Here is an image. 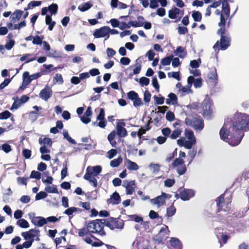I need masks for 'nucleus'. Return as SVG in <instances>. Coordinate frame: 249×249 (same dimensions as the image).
Listing matches in <instances>:
<instances>
[{"mask_svg": "<svg viewBox=\"0 0 249 249\" xmlns=\"http://www.w3.org/2000/svg\"><path fill=\"white\" fill-rule=\"evenodd\" d=\"M41 178V174L38 171H32L29 178L39 179Z\"/></svg>", "mask_w": 249, "mask_h": 249, "instance_id": "57", "label": "nucleus"}, {"mask_svg": "<svg viewBox=\"0 0 249 249\" xmlns=\"http://www.w3.org/2000/svg\"><path fill=\"white\" fill-rule=\"evenodd\" d=\"M184 164V160L181 158H176L172 163L173 167H178L179 165Z\"/></svg>", "mask_w": 249, "mask_h": 249, "instance_id": "49", "label": "nucleus"}, {"mask_svg": "<svg viewBox=\"0 0 249 249\" xmlns=\"http://www.w3.org/2000/svg\"><path fill=\"white\" fill-rule=\"evenodd\" d=\"M178 191L179 192L180 198L183 201L188 200L193 197L195 194V191L192 189H184L180 188Z\"/></svg>", "mask_w": 249, "mask_h": 249, "instance_id": "8", "label": "nucleus"}, {"mask_svg": "<svg viewBox=\"0 0 249 249\" xmlns=\"http://www.w3.org/2000/svg\"><path fill=\"white\" fill-rule=\"evenodd\" d=\"M33 108L36 110V111H32L29 113L30 117L31 118H33L34 121H35L37 118V111L39 109H42V107H37L36 106H35L33 107Z\"/></svg>", "mask_w": 249, "mask_h": 249, "instance_id": "35", "label": "nucleus"}, {"mask_svg": "<svg viewBox=\"0 0 249 249\" xmlns=\"http://www.w3.org/2000/svg\"><path fill=\"white\" fill-rule=\"evenodd\" d=\"M47 196V194L46 192L43 191H41L37 193L36 196V200H40L41 199H43L45 198Z\"/></svg>", "mask_w": 249, "mask_h": 249, "instance_id": "63", "label": "nucleus"}, {"mask_svg": "<svg viewBox=\"0 0 249 249\" xmlns=\"http://www.w3.org/2000/svg\"><path fill=\"white\" fill-rule=\"evenodd\" d=\"M110 227H108L110 230L114 229H122L124 226V221L119 218L110 217Z\"/></svg>", "mask_w": 249, "mask_h": 249, "instance_id": "10", "label": "nucleus"}, {"mask_svg": "<svg viewBox=\"0 0 249 249\" xmlns=\"http://www.w3.org/2000/svg\"><path fill=\"white\" fill-rule=\"evenodd\" d=\"M161 132L164 137L166 138L167 137H169L170 138V136L171 133V130L169 127H165L161 129Z\"/></svg>", "mask_w": 249, "mask_h": 249, "instance_id": "58", "label": "nucleus"}, {"mask_svg": "<svg viewBox=\"0 0 249 249\" xmlns=\"http://www.w3.org/2000/svg\"><path fill=\"white\" fill-rule=\"evenodd\" d=\"M223 11L226 16H229L230 13V9L228 3L226 1L225 3H223L222 5Z\"/></svg>", "mask_w": 249, "mask_h": 249, "instance_id": "52", "label": "nucleus"}, {"mask_svg": "<svg viewBox=\"0 0 249 249\" xmlns=\"http://www.w3.org/2000/svg\"><path fill=\"white\" fill-rule=\"evenodd\" d=\"M88 231L92 233H97L101 236H105L106 232L104 231V226L96 220L91 221L87 225Z\"/></svg>", "mask_w": 249, "mask_h": 249, "instance_id": "4", "label": "nucleus"}, {"mask_svg": "<svg viewBox=\"0 0 249 249\" xmlns=\"http://www.w3.org/2000/svg\"><path fill=\"white\" fill-rule=\"evenodd\" d=\"M170 231L167 226L164 225L159 231V233L154 237V240L157 243L160 244L168 238Z\"/></svg>", "mask_w": 249, "mask_h": 249, "instance_id": "6", "label": "nucleus"}, {"mask_svg": "<svg viewBox=\"0 0 249 249\" xmlns=\"http://www.w3.org/2000/svg\"><path fill=\"white\" fill-rule=\"evenodd\" d=\"M116 135V132L113 130L111 131L107 136V139L109 142V143L111 145L112 147H116L117 142L115 140H114V138Z\"/></svg>", "mask_w": 249, "mask_h": 249, "instance_id": "28", "label": "nucleus"}, {"mask_svg": "<svg viewBox=\"0 0 249 249\" xmlns=\"http://www.w3.org/2000/svg\"><path fill=\"white\" fill-rule=\"evenodd\" d=\"M139 82L142 86H147L149 84L150 80L147 77H142L140 79Z\"/></svg>", "mask_w": 249, "mask_h": 249, "instance_id": "64", "label": "nucleus"}, {"mask_svg": "<svg viewBox=\"0 0 249 249\" xmlns=\"http://www.w3.org/2000/svg\"><path fill=\"white\" fill-rule=\"evenodd\" d=\"M41 4V1H31L27 5L26 8H25V10H27L28 9H30L31 8H33L36 6H38L40 5Z\"/></svg>", "mask_w": 249, "mask_h": 249, "instance_id": "43", "label": "nucleus"}, {"mask_svg": "<svg viewBox=\"0 0 249 249\" xmlns=\"http://www.w3.org/2000/svg\"><path fill=\"white\" fill-rule=\"evenodd\" d=\"M187 125L191 126L196 131H201L204 127L203 119L197 114L189 115L185 120Z\"/></svg>", "mask_w": 249, "mask_h": 249, "instance_id": "2", "label": "nucleus"}, {"mask_svg": "<svg viewBox=\"0 0 249 249\" xmlns=\"http://www.w3.org/2000/svg\"><path fill=\"white\" fill-rule=\"evenodd\" d=\"M89 172H91L93 176H97L102 171V167L99 165H97L93 167L89 166L88 167L86 171H88Z\"/></svg>", "mask_w": 249, "mask_h": 249, "instance_id": "23", "label": "nucleus"}, {"mask_svg": "<svg viewBox=\"0 0 249 249\" xmlns=\"http://www.w3.org/2000/svg\"><path fill=\"white\" fill-rule=\"evenodd\" d=\"M122 161L123 158L120 156L117 159H114L110 161V165L112 167H117L120 165Z\"/></svg>", "mask_w": 249, "mask_h": 249, "instance_id": "34", "label": "nucleus"}, {"mask_svg": "<svg viewBox=\"0 0 249 249\" xmlns=\"http://www.w3.org/2000/svg\"><path fill=\"white\" fill-rule=\"evenodd\" d=\"M176 167L177 168V171L179 175H182L184 174L186 172L187 169L185 164H182Z\"/></svg>", "mask_w": 249, "mask_h": 249, "instance_id": "47", "label": "nucleus"}, {"mask_svg": "<svg viewBox=\"0 0 249 249\" xmlns=\"http://www.w3.org/2000/svg\"><path fill=\"white\" fill-rule=\"evenodd\" d=\"M22 155L26 159H29L31 158L32 155L31 150L24 148L22 151Z\"/></svg>", "mask_w": 249, "mask_h": 249, "instance_id": "51", "label": "nucleus"}, {"mask_svg": "<svg viewBox=\"0 0 249 249\" xmlns=\"http://www.w3.org/2000/svg\"><path fill=\"white\" fill-rule=\"evenodd\" d=\"M178 33L179 35H185L188 32V29L186 27L179 26L178 28Z\"/></svg>", "mask_w": 249, "mask_h": 249, "instance_id": "62", "label": "nucleus"}, {"mask_svg": "<svg viewBox=\"0 0 249 249\" xmlns=\"http://www.w3.org/2000/svg\"><path fill=\"white\" fill-rule=\"evenodd\" d=\"M32 82L30 75L28 71H25L23 74V83L28 85Z\"/></svg>", "mask_w": 249, "mask_h": 249, "instance_id": "38", "label": "nucleus"}, {"mask_svg": "<svg viewBox=\"0 0 249 249\" xmlns=\"http://www.w3.org/2000/svg\"><path fill=\"white\" fill-rule=\"evenodd\" d=\"M249 130V115L237 112L232 120V125L228 128V125L224 124L220 130L219 135L224 141L231 146H236L240 143L244 136L241 130Z\"/></svg>", "mask_w": 249, "mask_h": 249, "instance_id": "1", "label": "nucleus"}, {"mask_svg": "<svg viewBox=\"0 0 249 249\" xmlns=\"http://www.w3.org/2000/svg\"><path fill=\"white\" fill-rule=\"evenodd\" d=\"M175 117L174 113L171 111H168L167 112L166 114V119L169 121H173L175 120Z\"/></svg>", "mask_w": 249, "mask_h": 249, "instance_id": "61", "label": "nucleus"}, {"mask_svg": "<svg viewBox=\"0 0 249 249\" xmlns=\"http://www.w3.org/2000/svg\"><path fill=\"white\" fill-rule=\"evenodd\" d=\"M121 201V199L119 193L115 192L111 195L110 198L107 200V203L113 205H117L120 203Z\"/></svg>", "mask_w": 249, "mask_h": 249, "instance_id": "17", "label": "nucleus"}, {"mask_svg": "<svg viewBox=\"0 0 249 249\" xmlns=\"http://www.w3.org/2000/svg\"><path fill=\"white\" fill-rule=\"evenodd\" d=\"M45 190L48 193L58 194V191L56 185H52V186H48L45 188Z\"/></svg>", "mask_w": 249, "mask_h": 249, "instance_id": "42", "label": "nucleus"}, {"mask_svg": "<svg viewBox=\"0 0 249 249\" xmlns=\"http://www.w3.org/2000/svg\"><path fill=\"white\" fill-rule=\"evenodd\" d=\"M53 81L60 84H62L64 81L62 75L59 73L56 74L53 77Z\"/></svg>", "mask_w": 249, "mask_h": 249, "instance_id": "53", "label": "nucleus"}, {"mask_svg": "<svg viewBox=\"0 0 249 249\" xmlns=\"http://www.w3.org/2000/svg\"><path fill=\"white\" fill-rule=\"evenodd\" d=\"M17 224L22 228H28L29 227V224L24 219H20L17 222Z\"/></svg>", "mask_w": 249, "mask_h": 249, "instance_id": "44", "label": "nucleus"}, {"mask_svg": "<svg viewBox=\"0 0 249 249\" xmlns=\"http://www.w3.org/2000/svg\"><path fill=\"white\" fill-rule=\"evenodd\" d=\"M58 10V5L56 3H53L49 5L48 7H45L42 8L41 15L48 16L47 13L49 12L51 16L56 14Z\"/></svg>", "mask_w": 249, "mask_h": 249, "instance_id": "12", "label": "nucleus"}, {"mask_svg": "<svg viewBox=\"0 0 249 249\" xmlns=\"http://www.w3.org/2000/svg\"><path fill=\"white\" fill-rule=\"evenodd\" d=\"M67 164V161H65V163H63V168L61 172V179H64L68 175V168Z\"/></svg>", "mask_w": 249, "mask_h": 249, "instance_id": "48", "label": "nucleus"}, {"mask_svg": "<svg viewBox=\"0 0 249 249\" xmlns=\"http://www.w3.org/2000/svg\"><path fill=\"white\" fill-rule=\"evenodd\" d=\"M213 101L209 97H206L201 104L198 110L203 116L208 119L211 118L213 111Z\"/></svg>", "mask_w": 249, "mask_h": 249, "instance_id": "3", "label": "nucleus"}, {"mask_svg": "<svg viewBox=\"0 0 249 249\" xmlns=\"http://www.w3.org/2000/svg\"><path fill=\"white\" fill-rule=\"evenodd\" d=\"M43 38V36H42L41 37H40L38 36H36L34 37V39L33 40V43L34 44H36V45H41L43 42L42 41Z\"/></svg>", "mask_w": 249, "mask_h": 249, "instance_id": "55", "label": "nucleus"}, {"mask_svg": "<svg viewBox=\"0 0 249 249\" xmlns=\"http://www.w3.org/2000/svg\"><path fill=\"white\" fill-rule=\"evenodd\" d=\"M208 78L211 82H213L215 80H217L218 79V75L217 73L216 69L214 68L213 70L210 71L207 75Z\"/></svg>", "mask_w": 249, "mask_h": 249, "instance_id": "27", "label": "nucleus"}, {"mask_svg": "<svg viewBox=\"0 0 249 249\" xmlns=\"http://www.w3.org/2000/svg\"><path fill=\"white\" fill-rule=\"evenodd\" d=\"M109 27L108 26H105L99 29H95L93 33V36L95 38H101L107 36V38L109 36Z\"/></svg>", "mask_w": 249, "mask_h": 249, "instance_id": "9", "label": "nucleus"}, {"mask_svg": "<svg viewBox=\"0 0 249 249\" xmlns=\"http://www.w3.org/2000/svg\"><path fill=\"white\" fill-rule=\"evenodd\" d=\"M173 55H170L169 56L165 57L161 60L160 63L163 66L169 65L173 59Z\"/></svg>", "mask_w": 249, "mask_h": 249, "instance_id": "39", "label": "nucleus"}, {"mask_svg": "<svg viewBox=\"0 0 249 249\" xmlns=\"http://www.w3.org/2000/svg\"><path fill=\"white\" fill-rule=\"evenodd\" d=\"M170 245L175 249H181V243L180 241L174 237H172L170 240Z\"/></svg>", "mask_w": 249, "mask_h": 249, "instance_id": "29", "label": "nucleus"}, {"mask_svg": "<svg viewBox=\"0 0 249 249\" xmlns=\"http://www.w3.org/2000/svg\"><path fill=\"white\" fill-rule=\"evenodd\" d=\"M32 223L35 226L42 227L46 224V219L42 216L34 217L31 219Z\"/></svg>", "mask_w": 249, "mask_h": 249, "instance_id": "20", "label": "nucleus"}, {"mask_svg": "<svg viewBox=\"0 0 249 249\" xmlns=\"http://www.w3.org/2000/svg\"><path fill=\"white\" fill-rule=\"evenodd\" d=\"M53 94V92L51 88L47 86L42 89L39 93V97L45 101H47L50 98Z\"/></svg>", "mask_w": 249, "mask_h": 249, "instance_id": "14", "label": "nucleus"}, {"mask_svg": "<svg viewBox=\"0 0 249 249\" xmlns=\"http://www.w3.org/2000/svg\"><path fill=\"white\" fill-rule=\"evenodd\" d=\"M126 162L128 163L127 169L131 170L136 171L139 169V166L138 164L130 160L126 159Z\"/></svg>", "mask_w": 249, "mask_h": 249, "instance_id": "33", "label": "nucleus"}, {"mask_svg": "<svg viewBox=\"0 0 249 249\" xmlns=\"http://www.w3.org/2000/svg\"><path fill=\"white\" fill-rule=\"evenodd\" d=\"M176 55H177L180 58H183L187 55V52L185 49L181 46L178 47L174 51Z\"/></svg>", "mask_w": 249, "mask_h": 249, "instance_id": "24", "label": "nucleus"}, {"mask_svg": "<svg viewBox=\"0 0 249 249\" xmlns=\"http://www.w3.org/2000/svg\"><path fill=\"white\" fill-rule=\"evenodd\" d=\"M176 212V209L174 207L173 204L172 205L167 208L166 210V216L168 217H171L173 216Z\"/></svg>", "mask_w": 249, "mask_h": 249, "instance_id": "37", "label": "nucleus"}, {"mask_svg": "<svg viewBox=\"0 0 249 249\" xmlns=\"http://www.w3.org/2000/svg\"><path fill=\"white\" fill-rule=\"evenodd\" d=\"M144 20L143 17H138L137 20L132 21L133 22H131L132 26L133 27H142L144 24Z\"/></svg>", "mask_w": 249, "mask_h": 249, "instance_id": "26", "label": "nucleus"}, {"mask_svg": "<svg viewBox=\"0 0 249 249\" xmlns=\"http://www.w3.org/2000/svg\"><path fill=\"white\" fill-rule=\"evenodd\" d=\"M33 54L31 53H26L23 55L20 58L21 61H26L24 63H28L36 60V57H32Z\"/></svg>", "mask_w": 249, "mask_h": 249, "instance_id": "25", "label": "nucleus"}, {"mask_svg": "<svg viewBox=\"0 0 249 249\" xmlns=\"http://www.w3.org/2000/svg\"><path fill=\"white\" fill-rule=\"evenodd\" d=\"M123 186L125 188L126 194L127 195H132L135 191L136 187V184L135 180L128 181L127 180H124Z\"/></svg>", "mask_w": 249, "mask_h": 249, "instance_id": "11", "label": "nucleus"}, {"mask_svg": "<svg viewBox=\"0 0 249 249\" xmlns=\"http://www.w3.org/2000/svg\"><path fill=\"white\" fill-rule=\"evenodd\" d=\"M177 143L180 146H184L187 149H191L192 148L190 145V142L185 141L184 138H181L178 140Z\"/></svg>", "mask_w": 249, "mask_h": 249, "instance_id": "30", "label": "nucleus"}, {"mask_svg": "<svg viewBox=\"0 0 249 249\" xmlns=\"http://www.w3.org/2000/svg\"><path fill=\"white\" fill-rule=\"evenodd\" d=\"M226 30L224 27L220 28L217 31L218 35H220V47L221 50H226L230 45V38L225 36Z\"/></svg>", "mask_w": 249, "mask_h": 249, "instance_id": "7", "label": "nucleus"}, {"mask_svg": "<svg viewBox=\"0 0 249 249\" xmlns=\"http://www.w3.org/2000/svg\"><path fill=\"white\" fill-rule=\"evenodd\" d=\"M168 97L169 98L166 100V104L167 105H175L177 104L178 97L175 93L171 92L168 94Z\"/></svg>", "mask_w": 249, "mask_h": 249, "instance_id": "22", "label": "nucleus"}, {"mask_svg": "<svg viewBox=\"0 0 249 249\" xmlns=\"http://www.w3.org/2000/svg\"><path fill=\"white\" fill-rule=\"evenodd\" d=\"M92 6V4L89 2L83 3L80 5L78 8V9L82 12H84L89 10Z\"/></svg>", "mask_w": 249, "mask_h": 249, "instance_id": "45", "label": "nucleus"}, {"mask_svg": "<svg viewBox=\"0 0 249 249\" xmlns=\"http://www.w3.org/2000/svg\"><path fill=\"white\" fill-rule=\"evenodd\" d=\"M80 211H81V210L79 208L72 207L64 211V213L69 215L70 217V216L74 212Z\"/></svg>", "mask_w": 249, "mask_h": 249, "instance_id": "41", "label": "nucleus"}, {"mask_svg": "<svg viewBox=\"0 0 249 249\" xmlns=\"http://www.w3.org/2000/svg\"><path fill=\"white\" fill-rule=\"evenodd\" d=\"M63 136H64V138L66 139L69 142H70L71 143H72V144H75L76 143V142L74 140H73V139H72L69 135L68 134V132L66 131H64L63 132Z\"/></svg>", "mask_w": 249, "mask_h": 249, "instance_id": "56", "label": "nucleus"}, {"mask_svg": "<svg viewBox=\"0 0 249 249\" xmlns=\"http://www.w3.org/2000/svg\"><path fill=\"white\" fill-rule=\"evenodd\" d=\"M11 115V113H10L9 111L5 110L1 113H0V119H6L9 118Z\"/></svg>", "mask_w": 249, "mask_h": 249, "instance_id": "54", "label": "nucleus"}, {"mask_svg": "<svg viewBox=\"0 0 249 249\" xmlns=\"http://www.w3.org/2000/svg\"><path fill=\"white\" fill-rule=\"evenodd\" d=\"M231 195L230 196V198L225 202V194H223L218 197L216 200V206L217 207V212L221 211L227 212L231 209Z\"/></svg>", "mask_w": 249, "mask_h": 249, "instance_id": "5", "label": "nucleus"}, {"mask_svg": "<svg viewBox=\"0 0 249 249\" xmlns=\"http://www.w3.org/2000/svg\"><path fill=\"white\" fill-rule=\"evenodd\" d=\"M88 170H89L88 169ZM95 177V176H93L92 175V173L91 172H89V171H86L83 178L85 179L91 183L94 187H96L97 186L98 183Z\"/></svg>", "mask_w": 249, "mask_h": 249, "instance_id": "19", "label": "nucleus"}, {"mask_svg": "<svg viewBox=\"0 0 249 249\" xmlns=\"http://www.w3.org/2000/svg\"><path fill=\"white\" fill-rule=\"evenodd\" d=\"M46 72V70H42L39 72H37L31 75L30 77L31 81H32L33 80L37 79V78L41 76L43 74H44Z\"/></svg>", "mask_w": 249, "mask_h": 249, "instance_id": "46", "label": "nucleus"}, {"mask_svg": "<svg viewBox=\"0 0 249 249\" xmlns=\"http://www.w3.org/2000/svg\"><path fill=\"white\" fill-rule=\"evenodd\" d=\"M182 132V130L180 128H176L172 131L170 136V138L172 140L176 139L178 137Z\"/></svg>", "mask_w": 249, "mask_h": 249, "instance_id": "36", "label": "nucleus"}, {"mask_svg": "<svg viewBox=\"0 0 249 249\" xmlns=\"http://www.w3.org/2000/svg\"><path fill=\"white\" fill-rule=\"evenodd\" d=\"M184 134L186 137L188 139L187 142H190L191 143V146L196 144V139L194 135V133L192 130L185 129Z\"/></svg>", "mask_w": 249, "mask_h": 249, "instance_id": "18", "label": "nucleus"}, {"mask_svg": "<svg viewBox=\"0 0 249 249\" xmlns=\"http://www.w3.org/2000/svg\"><path fill=\"white\" fill-rule=\"evenodd\" d=\"M151 202L153 204L157 205L158 206H162L165 203V200L162 193L160 196L151 199Z\"/></svg>", "mask_w": 249, "mask_h": 249, "instance_id": "21", "label": "nucleus"}, {"mask_svg": "<svg viewBox=\"0 0 249 249\" xmlns=\"http://www.w3.org/2000/svg\"><path fill=\"white\" fill-rule=\"evenodd\" d=\"M39 143L41 144L43 143V146H47L48 148L51 147L52 145V140L49 138H44L43 140L39 138Z\"/></svg>", "mask_w": 249, "mask_h": 249, "instance_id": "32", "label": "nucleus"}, {"mask_svg": "<svg viewBox=\"0 0 249 249\" xmlns=\"http://www.w3.org/2000/svg\"><path fill=\"white\" fill-rule=\"evenodd\" d=\"M45 22L48 25V30H53L54 26L55 25L56 22L52 19V17H45Z\"/></svg>", "mask_w": 249, "mask_h": 249, "instance_id": "31", "label": "nucleus"}, {"mask_svg": "<svg viewBox=\"0 0 249 249\" xmlns=\"http://www.w3.org/2000/svg\"><path fill=\"white\" fill-rule=\"evenodd\" d=\"M105 113L104 109L103 108H100L99 114L97 117V120H100L97 125L102 128H105L107 124V121L105 120Z\"/></svg>", "mask_w": 249, "mask_h": 249, "instance_id": "16", "label": "nucleus"}, {"mask_svg": "<svg viewBox=\"0 0 249 249\" xmlns=\"http://www.w3.org/2000/svg\"><path fill=\"white\" fill-rule=\"evenodd\" d=\"M125 125L124 122H118L116 125L117 134L120 137H125L127 135L126 129L123 126Z\"/></svg>", "mask_w": 249, "mask_h": 249, "instance_id": "15", "label": "nucleus"}, {"mask_svg": "<svg viewBox=\"0 0 249 249\" xmlns=\"http://www.w3.org/2000/svg\"><path fill=\"white\" fill-rule=\"evenodd\" d=\"M133 101V104L135 107H140L143 105L142 100L141 98L139 97V96L136 98H135V99H134Z\"/></svg>", "mask_w": 249, "mask_h": 249, "instance_id": "59", "label": "nucleus"}, {"mask_svg": "<svg viewBox=\"0 0 249 249\" xmlns=\"http://www.w3.org/2000/svg\"><path fill=\"white\" fill-rule=\"evenodd\" d=\"M184 13L178 8L174 7L169 11L168 16H177L178 15H183Z\"/></svg>", "mask_w": 249, "mask_h": 249, "instance_id": "40", "label": "nucleus"}, {"mask_svg": "<svg viewBox=\"0 0 249 249\" xmlns=\"http://www.w3.org/2000/svg\"><path fill=\"white\" fill-rule=\"evenodd\" d=\"M21 105H22V104L20 102V100L19 99H17V100H15L13 103L11 107V110H13V109H17L18 108L21 106Z\"/></svg>", "mask_w": 249, "mask_h": 249, "instance_id": "60", "label": "nucleus"}, {"mask_svg": "<svg viewBox=\"0 0 249 249\" xmlns=\"http://www.w3.org/2000/svg\"><path fill=\"white\" fill-rule=\"evenodd\" d=\"M138 96V94L133 90L130 91L127 93V98L132 101L135 99Z\"/></svg>", "mask_w": 249, "mask_h": 249, "instance_id": "50", "label": "nucleus"}, {"mask_svg": "<svg viewBox=\"0 0 249 249\" xmlns=\"http://www.w3.org/2000/svg\"><path fill=\"white\" fill-rule=\"evenodd\" d=\"M39 230L36 229H30L28 231L22 232L21 235L24 237V239H34V238L36 236H39Z\"/></svg>", "mask_w": 249, "mask_h": 249, "instance_id": "13", "label": "nucleus"}]
</instances>
